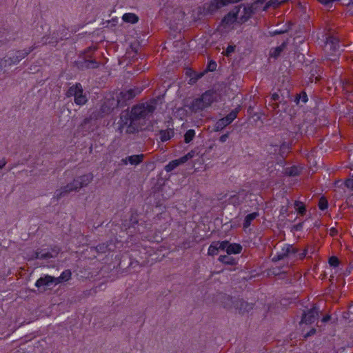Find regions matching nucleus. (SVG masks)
Masks as SVG:
<instances>
[{"mask_svg":"<svg viewBox=\"0 0 353 353\" xmlns=\"http://www.w3.org/2000/svg\"><path fill=\"white\" fill-rule=\"evenodd\" d=\"M157 101L152 99L149 102L134 105L131 112L128 110L121 112L120 116L122 126L130 123L131 120L139 121L141 119H148L152 117L157 108Z\"/></svg>","mask_w":353,"mask_h":353,"instance_id":"nucleus-1","label":"nucleus"},{"mask_svg":"<svg viewBox=\"0 0 353 353\" xmlns=\"http://www.w3.org/2000/svg\"><path fill=\"white\" fill-rule=\"evenodd\" d=\"M94 176L92 173L83 174L74 179L73 181L66 185L57 190L54 192V198L57 200L65 196L71 192H77L81 188L86 187L93 180Z\"/></svg>","mask_w":353,"mask_h":353,"instance_id":"nucleus-2","label":"nucleus"},{"mask_svg":"<svg viewBox=\"0 0 353 353\" xmlns=\"http://www.w3.org/2000/svg\"><path fill=\"white\" fill-rule=\"evenodd\" d=\"M38 46L39 45L34 43L28 49L10 52L8 56L0 60V68H5L17 64Z\"/></svg>","mask_w":353,"mask_h":353,"instance_id":"nucleus-3","label":"nucleus"},{"mask_svg":"<svg viewBox=\"0 0 353 353\" xmlns=\"http://www.w3.org/2000/svg\"><path fill=\"white\" fill-rule=\"evenodd\" d=\"M215 92L212 90H208L200 97L192 100L188 108L194 113L201 112L210 107L215 101Z\"/></svg>","mask_w":353,"mask_h":353,"instance_id":"nucleus-4","label":"nucleus"},{"mask_svg":"<svg viewBox=\"0 0 353 353\" xmlns=\"http://www.w3.org/2000/svg\"><path fill=\"white\" fill-rule=\"evenodd\" d=\"M141 92L138 89H130L127 91H122L117 95V105L124 107L128 101L132 100Z\"/></svg>","mask_w":353,"mask_h":353,"instance_id":"nucleus-5","label":"nucleus"},{"mask_svg":"<svg viewBox=\"0 0 353 353\" xmlns=\"http://www.w3.org/2000/svg\"><path fill=\"white\" fill-rule=\"evenodd\" d=\"M239 110L237 108L232 110L226 117L219 119L214 125V130L218 132L223 130L225 127L230 124L237 117Z\"/></svg>","mask_w":353,"mask_h":353,"instance_id":"nucleus-6","label":"nucleus"},{"mask_svg":"<svg viewBox=\"0 0 353 353\" xmlns=\"http://www.w3.org/2000/svg\"><path fill=\"white\" fill-rule=\"evenodd\" d=\"M298 252V249L293 247L292 245H285L282 249L277 252L276 255H275L272 261H278L290 256H296Z\"/></svg>","mask_w":353,"mask_h":353,"instance_id":"nucleus-7","label":"nucleus"},{"mask_svg":"<svg viewBox=\"0 0 353 353\" xmlns=\"http://www.w3.org/2000/svg\"><path fill=\"white\" fill-rule=\"evenodd\" d=\"M319 308L315 305H313L312 308L308 310L307 312H304L302 314L301 323L305 324H312L319 319Z\"/></svg>","mask_w":353,"mask_h":353,"instance_id":"nucleus-8","label":"nucleus"},{"mask_svg":"<svg viewBox=\"0 0 353 353\" xmlns=\"http://www.w3.org/2000/svg\"><path fill=\"white\" fill-rule=\"evenodd\" d=\"M242 6L243 5L235 6L223 18L221 23L224 26H229L237 21L239 19L238 14Z\"/></svg>","mask_w":353,"mask_h":353,"instance_id":"nucleus-9","label":"nucleus"},{"mask_svg":"<svg viewBox=\"0 0 353 353\" xmlns=\"http://www.w3.org/2000/svg\"><path fill=\"white\" fill-rule=\"evenodd\" d=\"M91 55H88L85 58H83V61H79L77 62L78 68L83 70L88 68H97L99 66V63L95 59H90Z\"/></svg>","mask_w":353,"mask_h":353,"instance_id":"nucleus-10","label":"nucleus"},{"mask_svg":"<svg viewBox=\"0 0 353 353\" xmlns=\"http://www.w3.org/2000/svg\"><path fill=\"white\" fill-rule=\"evenodd\" d=\"M234 303L235 305L234 306V309L238 311L240 314L248 312L253 308L252 304L249 303L241 299H235Z\"/></svg>","mask_w":353,"mask_h":353,"instance_id":"nucleus-11","label":"nucleus"},{"mask_svg":"<svg viewBox=\"0 0 353 353\" xmlns=\"http://www.w3.org/2000/svg\"><path fill=\"white\" fill-rule=\"evenodd\" d=\"M53 283H55L54 277L49 275H46L43 277L39 278L37 281L35 285L39 288L43 286H49L50 284Z\"/></svg>","mask_w":353,"mask_h":353,"instance_id":"nucleus-12","label":"nucleus"},{"mask_svg":"<svg viewBox=\"0 0 353 353\" xmlns=\"http://www.w3.org/2000/svg\"><path fill=\"white\" fill-rule=\"evenodd\" d=\"M65 36H66V34H63V32L61 34V35H59L58 31H54L52 33V39H54V41H48L49 37L46 35L41 38V41H42L41 44L46 45L47 43H57V42H59V41L62 40L63 38Z\"/></svg>","mask_w":353,"mask_h":353,"instance_id":"nucleus-13","label":"nucleus"},{"mask_svg":"<svg viewBox=\"0 0 353 353\" xmlns=\"http://www.w3.org/2000/svg\"><path fill=\"white\" fill-rule=\"evenodd\" d=\"M325 47L333 52H336L339 48V41L334 37H329L327 39Z\"/></svg>","mask_w":353,"mask_h":353,"instance_id":"nucleus-14","label":"nucleus"},{"mask_svg":"<svg viewBox=\"0 0 353 353\" xmlns=\"http://www.w3.org/2000/svg\"><path fill=\"white\" fill-rule=\"evenodd\" d=\"M243 14L239 18L238 23H243L249 20L252 16L254 14V11H252L248 6H244Z\"/></svg>","mask_w":353,"mask_h":353,"instance_id":"nucleus-15","label":"nucleus"},{"mask_svg":"<svg viewBox=\"0 0 353 353\" xmlns=\"http://www.w3.org/2000/svg\"><path fill=\"white\" fill-rule=\"evenodd\" d=\"M235 299H233L232 296L228 295H224L222 296L221 303L223 306L228 309L232 310L234 308L235 305Z\"/></svg>","mask_w":353,"mask_h":353,"instance_id":"nucleus-16","label":"nucleus"},{"mask_svg":"<svg viewBox=\"0 0 353 353\" xmlns=\"http://www.w3.org/2000/svg\"><path fill=\"white\" fill-rule=\"evenodd\" d=\"M160 140L162 142L170 140L174 135V132L172 128H168L167 130H161L159 131Z\"/></svg>","mask_w":353,"mask_h":353,"instance_id":"nucleus-17","label":"nucleus"},{"mask_svg":"<svg viewBox=\"0 0 353 353\" xmlns=\"http://www.w3.org/2000/svg\"><path fill=\"white\" fill-rule=\"evenodd\" d=\"M288 44V41H283L281 46L272 48L270 50V56L275 59L278 58L281 53L284 50Z\"/></svg>","mask_w":353,"mask_h":353,"instance_id":"nucleus-18","label":"nucleus"},{"mask_svg":"<svg viewBox=\"0 0 353 353\" xmlns=\"http://www.w3.org/2000/svg\"><path fill=\"white\" fill-rule=\"evenodd\" d=\"M78 92H83V88L80 83H77L74 85H72L67 90L66 96L68 97H75Z\"/></svg>","mask_w":353,"mask_h":353,"instance_id":"nucleus-19","label":"nucleus"},{"mask_svg":"<svg viewBox=\"0 0 353 353\" xmlns=\"http://www.w3.org/2000/svg\"><path fill=\"white\" fill-rule=\"evenodd\" d=\"M126 126L125 132L127 134H134L139 131V125L137 123V121L131 120L130 123H128Z\"/></svg>","mask_w":353,"mask_h":353,"instance_id":"nucleus-20","label":"nucleus"},{"mask_svg":"<svg viewBox=\"0 0 353 353\" xmlns=\"http://www.w3.org/2000/svg\"><path fill=\"white\" fill-rule=\"evenodd\" d=\"M144 157L145 156L143 154H134L132 156H128V161H129L130 164L137 165L143 162Z\"/></svg>","mask_w":353,"mask_h":353,"instance_id":"nucleus-21","label":"nucleus"},{"mask_svg":"<svg viewBox=\"0 0 353 353\" xmlns=\"http://www.w3.org/2000/svg\"><path fill=\"white\" fill-rule=\"evenodd\" d=\"M242 246L238 243H229L227 249V254L230 255L232 254H239L242 251Z\"/></svg>","mask_w":353,"mask_h":353,"instance_id":"nucleus-22","label":"nucleus"},{"mask_svg":"<svg viewBox=\"0 0 353 353\" xmlns=\"http://www.w3.org/2000/svg\"><path fill=\"white\" fill-rule=\"evenodd\" d=\"M71 271L70 270H65L63 271L59 277H54L55 283H60L63 281H67L71 278Z\"/></svg>","mask_w":353,"mask_h":353,"instance_id":"nucleus-23","label":"nucleus"},{"mask_svg":"<svg viewBox=\"0 0 353 353\" xmlns=\"http://www.w3.org/2000/svg\"><path fill=\"white\" fill-rule=\"evenodd\" d=\"M259 216V213L258 212H254L248 214L245 217V220L243 222V228H248L250 225L251 222L253 220H254L256 217H258Z\"/></svg>","mask_w":353,"mask_h":353,"instance_id":"nucleus-24","label":"nucleus"},{"mask_svg":"<svg viewBox=\"0 0 353 353\" xmlns=\"http://www.w3.org/2000/svg\"><path fill=\"white\" fill-rule=\"evenodd\" d=\"M122 19L125 22L130 23H135L139 21V17L134 13H125Z\"/></svg>","mask_w":353,"mask_h":353,"instance_id":"nucleus-25","label":"nucleus"},{"mask_svg":"<svg viewBox=\"0 0 353 353\" xmlns=\"http://www.w3.org/2000/svg\"><path fill=\"white\" fill-rule=\"evenodd\" d=\"M219 261L224 264L234 265L236 264V261L234 258L228 255H221L219 258Z\"/></svg>","mask_w":353,"mask_h":353,"instance_id":"nucleus-26","label":"nucleus"},{"mask_svg":"<svg viewBox=\"0 0 353 353\" xmlns=\"http://www.w3.org/2000/svg\"><path fill=\"white\" fill-rule=\"evenodd\" d=\"M74 102L77 105H83L87 102V98L83 92H78L74 97Z\"/></svg>","mask_w":353,"mask_h":353,"instance_id":"nucleus-27","label":"nucleus"},{"mask_svg":"<svg viewBox=\"0 0 353 353\" xmlns=\"http://www.w3.org/2000/svg\"><path fill=\"white\" fill-rule=\"evenodd\" d=\"M283 2H285V1H279V0H270L265 5V6L263 8V10L266 11L270 7H273L274 8H278Z\"/></svg>","mask_w":353,"mask_h":353,"instance_id":"nucleus-28","label":"nucleus"},{"mask_svg":"<svg viewBox=\"0 0 353 353\" xmlns=\"http://www.w3.org/2000/svg\"><path fill=\"white\" fill-rule=\"evenodd\" d=\"M285 174L290 176H296L299 174V170L297 167L292 166L285 169Z\"/></svg>","mask_w":353,"mask_h":353,"instance_id":"nucleus-29","label":"nucleus"},{"mask_svg":"<svg viewBox=\"0 0 353 353\" xmlns=\"http://www.w3.org/2000/svg\"><path fill=\"white\" fill-rule=\"evenodd\" d=\"M214 245H216L218 251L219 250H226L227 251V249H228V247L229 245V243L230 242L228 241H214Z\"/></svg>","mask_w":353,"mask_h":353,"instance_id":"nucleus-30","label":"nucleus"},{"mask_svg":"<svg viewBox=\"0 0 353 353\" xmlns=\"http://www.w3.org/2000/svg\"><path fill=\"white\" fill-rule=\"evenodd\" d=\"M214 245H216L218 251L219 250H226L227 251V249H228V247L229 245V243L230 242L228 241H214Z\"/></svg>","mask_w":353,"mask_h":353,"instance_id":"nucleus-31","label":"nucleus"},{"mask_svg":"<svg viewBox=\"0 0 353 353\" xmlns=\"http://www.w3.org/2000/svg\"><path fill=\"white\" fill-rule=\"evenodd\" d=\"M195 136L194 130H188L184 135V141L186 143H190Z\"/></svg>","mask_w":353,"mask_h":353,"instance_id":"nucleus-32","label":"nucleus"},{"mask_svg":"<svg viewBox=\"0 0 353 353\" xmlns=\"http://www.w3.org/2000/svg\"><path fill=\"white\" fill-rule=\"evenodd\" d=\"M179 165V163L178 161L176 159V160L170 161L168 165H166L165 167V170L166 172H169L172 171L174 169H175Z\"/></svg>","mask_w":353,"mask_h":353,"instance_id":"nucleus-33","label":"nucleus"},{"mask_svg":"<svg viewBox=\"0 0 353 353\" xmlns=\"http://www.w3.org/2000/svg\"><path fill=\"white\" fill-rule=\"evenodd\" d=\"M318 206L320 210H325L328 207V203L325 197H321L319 201Z\"/></svg>","mask_w":353,"mask_h":353,"instance_id":"nucleus-34","label":"nucleus"},{"mask_svg":"<svg viewBox=\"0 0 353 353\" xmlns=\"http://www.w3.org/2000/svg\"><path fill=\"white\" fill-rule=\"evenodd\" d=\"M295 207L296 208V210L299 214H301L302 215L305 214L306 210H305L304 205L301 202L296 201Z\"/></svg>","mask_w":353,"mask_h":353,"instance_id":"nucleus-35","label":"nucleus"},{"mask_svg":"<svg viewBox=\"0 0 353 353\" xmlns=\"http://www.w3.org/2000/svg\"><path fill=\"white\" fill-rule=\"evenodd\" d=\"M329 264L332 267H337L339 265V260L336 256H332L329 259Z\"/></svg>","mask_w":353,"mask_h":353,"instance_id":"nucleus-36","label":"nucleus"},{"mask_svg":"<svg viewBox=\"0 0 353 353\" xmlns=\"http://www.w3.org/2000/svg\"><path fill=\"white\" fill-rule=\"evenodd\" d=\"M208 253L209 255H211V256H214V255L217 254L218 250H217L216 245H214V242H212V243L210 245V247L208 248Z\"/></svg>","mask_w":353,"mask_h":353,"instance_id":"nucleus-37","label":"nucleus"},{"mask_svg":"<svg viewBox=\"0 0 353 353\" xmlns=\"http://www.w3.org/2000/svg\"><path fill=\"white\" fill-rule=\"evenodd\" d=\"M300 100H301L303 103H306L307 101V96L305 92H303L296 96L295 101L297 103H299Z\"/></svg>","mask_w":353,"mask_h":353,"instance_id":"nucleus-38","label":"nucleus"},{"mask_svg":"<svg viewBox=\"0 0 353 353\" xmlns=\"http://www.w3.org/2000/svg\"><path fill=\"white\" fill-rule=\"evenodd\" d=\"M54 256L50 252H46L45 250H41V259H48L54 257Z\"/></svg>","mask_w":353,"mask_h":353,"instance_id":"nucleus-39","label":"nucleus"},{"mask_svg":"<svg viewBox=\"0 0 353 353\" xmlns=\"http://www.w3.org/2000/svg\"><path fill=\"white\" fill-rule=\"evenodd\" d=\"M216 66H217V64L215 61H210L207 65L206 70L210 71V72L215 71L216 69Z\"/></svg>","mask_w":353,"mask_h":353,"instance_id":"nucleus-40","label":"nucleus"},{"mask_svg":"<svg viewBox=\"0 0 353 353\" xmlns=\"http://www.w3.org/2000/svg\"><path fill=\"white\" fill-rule=\"evenodd\" d=\"M321 4L324 5L328 8H331L332 7V4L336 0H318Z\"/></svg>","mask_w":353,"mask_h":353,"instance_id":"nucleus-41","label":"nucleus"},{"mask_svg":"<svg viewBox=\"0 0 353 353\" xmlns=\"http://www.w3.org/2000/svg\"><path fill=\"white\" fill-rule=\"evenodd\" d=\"M137 214L136 213H132L130 222L131 226H134L136 224L138 223V219H137Z\"/></svg>","mask_w":353,"mask_h":353,"instance_id":"nucleus-42","label":"nucleus"},{"mask_svg":"<svg viewBox=\"0 0 353 353\" xmlns=\"http://www.w3.org/2000/svg\"><path fill=\"white\" fill-rule=\"evenodd\" d=\"M235 50V46H228L225 52L223 53V54L226 57L230 56V54L234 52Z\"/></svg>","mask_w":353,"mask_h":353,"instance_id":"nucleus-43","label":"nucleus"},{"mask_svg":"<svg viewBox=\"0 0 353 353\" xmlns=\"http://www.w3.org/2000/svg\"><path fill=\"white\" fill-rule=\"evenodd\" d=\"M96 47H89L86 49V50L84 52V57L83 58H85L88 55H91V54L96 50Z\"/></svg>","mask_w":353,"mask_h":353,"instance_id":"nucleus-44","label":"nucleus"},{"mask_svg":"<svg viewBox=\"0 0 353 353\" xmlns=\"http://www.w3.org/2000/svg\"><path fill=\"white\" fill-rule=\"evenodd\" d=\"M107 249H108V247L104 245V244L98 245L96 247L97 251L99 252H101V253L105 252Z\"/></svg>","mask_w":353,"mask_h":353,"instance_id":"nucleus-45","label":"nucleus"},{"mask_svg":"<svg viewBox=\"0 0 353 353\" xmlns=\"http://www.w3.org/2000/svg\"><path fill=\"white\" fill-rule=\"evenodd\" d=\"M345 185L347 188H349V189H350V190H353V179H347V180L345 181Z\"/></svg>","mask_w":353,"mask_h":353,"instance_id":"nucleus-46","label":"nucleus"},{"mask_svg":"<svg viewBox=\"0 0 353 353\" xmlns=\"http://www.w3.org/2000/svg\"><path fill=\"white\" fill-rule=\"evenodd\" d=\"M315 333H316V329L315 328H312L308 332H307L304 335V337L305 338H307L309 336H311L314 335Z\"/></svg>","mask_w":353,"mask_h":353,"instance_id":"nucleus-47","label":"nucleus"},{"mask_svg":"<svg viewBox=\"0 0 353 353\" xmlns=\"http://www.w3.org/2000/svg\"><path fill=\"white\" fill-rule=\"evenodd\" d=\"M179 163V165L183 164L188 161L189 159L187 158V156L184 155L183 157L179 158V159H176Z\"/></svg>","mask_w":353,"mask_h":353,"instance_id":"nucleus-48","label":"nucleus"},{"mask_svg":"<svg viewBox=\"0 0 353 353\" xmlns=\"http://www.w3.org/2000/svg\"><path fill=\"white\" fill-rule=\"evenodd\" d=\"M229 137V133H226V134H224L223 135H221L219 138V141L221 142V143H224L226 141V140L228 139Z\"/></svg>","mask_w":353,"mask_h":353,"instance_id":"nucleus-49","label":"nucleus"},{"mask_svg":"<svg viewBox=\"0 0 353 353\" xmlns=\"http://www.w3.org/2000/svg\"><path fill=\"white\" fill-rule=\"evenodd\" d=\"M285 32V30H276V31H273V32H269V34L270 36H275L276 34H283Z\"/></svg>","mask_w":353,"mask_h":353,"instance_id":"nucleus-50","label":"nucleus"},{"mask_svg":"<svg viewBox=\"0 0 353 353\" xmlns=\"http://www.w3.org/2000/svg\"><path fill=\"white\" fill-rule=\"evenodd\" d=\"M280 95L278 93H273L271 96L272 101H279L280 99Z\"/></svg>","mask_w":353,"mask_h":353,"instance_id":"nucleus-51","label":"nucleus"},{"mask_svg":"<svg viewBox=\"0 0 353 353\" xmlns=\"http://www.w3.org/2000/svg\"><path fill=\"white\" fill-rule=\"evenodd\" d=\"M307 252V250L306 248H305L302 252L299 254V259H303L306 256Z\"/></svg>","mask_w":353,"mask_h":353,"instance_id":"nucleus-52","label":"nucleus"},{"mask_svg":"<svg viewBox=\"0 0 353 353\" xmlns=\"http://www.w3.org/2000/svg\"><path fill=\"white\" fill-rule=\"evenodd\" d=\"M337 233H338V230L335 228H332L330 230V234L332 236H336L337 234Z\"/></svg>","mask_w":353,"mask_h":353,"instance_id":"nucleus-53","label":"nucleus"},{"mask_svg":"<svg viewBox=\"0 0 353 353\" xmlns=\"http://www.w3.org/2000/svg\"><path fill=\"white\" fill-rule=\"evenodd\" d=\"M92 117L85 118L83 123H81L82 126H85L87 124L90 123L92 121Z\"/></svg>","mask_w":353,"mask_h":353,"instance_id":"nucleus-54","label":"nucleus"},{"mask_svg":"<svg viewBox=\"0 0 353 353\" xmlns=\"http://www.w3.org/2000/svg\"><path fill=\"white\" fill-rule=\"evenodd\" d=\"M248 8H250L251 10H252V11H254V13L256 12V11L257 10V5L255 4L254 2H253L252 3L250 4L248 6Z\"/></svg>","mask_w":353,"mask_h":353,"instance_id":"nucleus-55","label":"nucleus"},{"mask_svg":"<svg viewBox=\"0 0 353 353\" xmlns=\"http://www.w3.org/2000/svg\"><path fill=\"white\" fill-rule=\"evenodd\" d=\"M34 258L36 259H41V250H37L35 252Z\"/></svg>","mask_w":353,"mask_h":353,"instance_id":"nucleus-56","label":"nucleus"},{"mask_svg":"<svg viewBox=\"0 0 353 353\" xmlns=\"http://www.w3.org/2000/svg\"><path fill=\"white\" fill-rule=\"evenodd\" d=\"M331 319V316L329 314L325 315L323 316V318L321 319V321L323 323H326L329 321Z\"/></svg>","mask_w":353,"mask_h":353,"instance_id":"nucleus-57","label":"nucleus"},{"mask_svg":"<svg viewBox=\"0 0 353 353\" xmlns=\"http://www.w3.org/2000/svg\"><path fill=\"white\" fill-rule=\"evenodd\" d=\"M6 161L3 158L0 161V170L2 169L6 165Z\"/></svg>","mask_w":353,"mask_h":353,"instance_id":"nucleus-58","label":"nucleus"},{"mask_svg":"<svg viewBox=\"0 0 353 353\" xmlns=\"http://www.w3.org/2000/svg\"><path fill=\"white\" fill-rule=\"evenodd\" d=\"M303 227V223H299L295 225H294V228L296 230H300Z\"/></svg>","mask_w":353,"mask_h":353,"instance_id":"nucleus-59","label":"nucleus"},{"mask_svg":"<svg viewBox=\"0 0 353 353\" xmlns=\"http://www.w3.org/2000/svg\"><path fill=\"white\" fill-rule=\"evenodd\" d=\"M194 151H190L187 154H185V156H187V158L188 159H192L194 157Z\"/></svg>","mask_w":353,"mask_h":353,"instance_id":"nucleus-60","label":"nucleus"},{"mask_svg":"<svg viewBox=\"0 0 353 353\" xmlns=\"http://www.w3.org/2000/svg\"><path fill=\"white\" fill-rule=\"evenodd\" d=\"M121 162L123 165H127L128 163H129V161H128V157L124 159H122Z\"/></svg>","mask_w":353,"mask_h":353,"instance_id":"nucleus-61","label":"nucleus"},{"mask_svg":"<svg viewBox=\"0 0 353 353\" xmlns=\"http://www.w3.org/2000/svg\"><path fill=\"white\" fill-rule=\"evenodd\" d=\"M274 110H276L279 108V103H272V104H270Z\"/></svg>","mask_w":353,"mask_h":353,"instance_id":"nucleus-62","label":"nucleus"},{"mask_svg":"<svg viewBox=\"0 0 353 353\" xmlns=\"http://www.w3.org/2000/svg\"><path fill=\"white\" fill-rule=\"evenodd\" d=\"M265 1V0H256L254 2L255 3V4L258 5V4H263Z\"/></svg>","mask_w":353,"mask_h":353,"instance_id":"nucleus-63","label":"nucleus"},{"mask_svg":"<svg viewBox=\"0 0 353 353\" xmlns=\"http://www.w3.org/2000/svg\"><path fill=\"white\" fill-rule=\"evenodd\" d=\"M248 112L250 114H252L253 113V108L252 106H249V108H248Z\"/></svg>","mask_w":353,"mask_h":353,"instance_id":"nucleus-64","label":"nucleus"}]
</instances>
